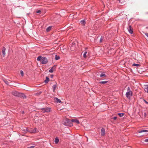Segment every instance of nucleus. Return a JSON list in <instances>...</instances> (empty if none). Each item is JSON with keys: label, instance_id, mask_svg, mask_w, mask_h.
Returning a JSON list of instances; mask_svg holds the SVG:
<instances>
[{"label": "nucleus", "instance_id": "12", "mask_svg": "<svg viewBox=\"0 0 148 148\" xmlns=\"http://www.w3.org/2000/svg\"><path fill=\"white\" fill-rule=\"evenodd\" d=\"M5 48L3 47L2 50V52L3 54V57H4L5 55Z\"/></svg>", "mask_w": 148, "mask_h": 148}, {"label": "nucleus", "instance_id": "24", "mask_svg": "<svg viewBox=\"0 0 148 148\" xmlns=\"http://www.w3.org/2000/svg\"><path fill=\"white\" fill-rule=\"evenodd\" d=\"M132 65L133 66H140V64H133Z\"/></svg>", "mask_w": 148, "mask_h": 148}, {"label": "nucleus", "instance_id": "8", "mask_svg": "<svg viewBox=\"0 0 148 148\" xmlns=\"http://www.w3.org/2000/svg\"><path fill=\"white\" fill-rule=\"evenodd\" d=\"M143 88L145 92L148 93V85H144L143 86Z\"/></svg>", "mask_w": 148, "mask_h": 148}, {"label": "nucleus", "instance_id": "35", "mask_svg": "<svg viewBox=\"0 0 148 148\" xmlns=\"http://www.w3.org/2000/svg\"><path fill=\"white\" fill-rule=\"evenodd\" d=\"M146 115L147 114H146V113H145V112L144 113V116L145 117L146 116Z\"/></svg>", "mask_w": 148, "mask_h": 148}, {"label": "nucleus", "instance_id": "20", "mask_svg": "<svg viewBox=\"0 0 148 148\" xmlns=\"http://www.w3.org/2000/svg\"><path fill=\"white\" fill-rule=\"evenodd\" d=\"M49 81V78L47 77H46V79L44 81V82H45V83H48V82Z\"/></svg>", "mask_w": 148, "mask_h": 148}, {"label": "nucleus", "instance_id": "28", "mask_svg": "<svg viewBox=\"0 0 148 148\" xmlns=\"http://www.w3.org/2000/svg\"><path fill=\"white\" fill-rule=\"evenodd\" d=\"M41 110H42V112H43L44 113V112H45V108H42Z\"/></svg>", "mask_w": 148, "mask_h": 148}, {"label": "nucleus", "instance_id": "33", "mask_svg": "<svg viewBox=\"0 0 148 148\" xmlns=\"http://www.w3.org/2000/svg\"><path fill=\"white\" fill-rule=\"evenodd\" d=\"M34 147V146H32L30 147H27V148H33Z\"/></svg>", "mask_w": 148, "mask_h": 148}, {"label": "nucleus", "instance_id": "26", "mask_svg": "<svg viewBox=\"0 0 148 148\" xmlns=\"http://www.w3.org/2000/svg\"><path fill=\"white\" fill-rule=\"evenodd\" d=\"M118 114L120 117H121L123 116L124 114L122 113H119Z\"/></svg>", "mask_w": 148, "mask_h": 148}, {"label": "nucleus", "instance_id": "31", "mask_svg": "<svg viewBox=\"0 0 148 148\" xmlns=\"http://www.w3.org/2000/svg\"><path fill=\"white\" fill-rule=\"evenodd\" d=\"M145 141L146 142H148V138L145 139Z\"/></svg>", "mask_w": 148, "mask_h": 148}, {"label": "nucleus", "instance_id": "22", "mask_svg": "<svg viewBox=\"0 0 148 148\" xmlns=\"http://www.w3.org/2000/svg\"><path fill=\"white\" fill-rule=\"evenodd\" d=\"M51 29V27L49 26L46 29V31L47 32H48L50 31Z\"/></svg>", "mask_w": 148, "mask_h": 148}, {"label": "nucleus", "instance_id": "36", "mask_svg": "<svg viewBox=\"0 0 148 148\" xmlns=\"http://www.w3.org/2000/svg\"><path fill=\"white\" fill-rule=\"evenodd\" d=\"M117 117H114L113 118V119L114 120H116L117 119Z\"/></svg>", "mask_w": 148, "mask_h": 148}, {"label": "nucleus", "instance_id": "25", "mask_svg": "<svg viewBox=\"0 0 148 148\" xmlns=\"http://www.w3.org/2000/svg\"><path fill=\"white\" fill-rule=\"evenodd\" d=\"M108 82V81H101L99 82V83L100 84H105L107 83Z\"/></svg>", "mask_w": 148, "mask_h": 148}, {"label": "nucleus", "instance_id": "16", "mask_svg": "<svg viewBox=\"0 0 148 148\" xmlns=\"http://www.w3.org/2000/svg\"><path fill=\"white\" fill-rule=\"evenodd\" d=\"M45 112H50V108H45Z\"/></svg>", "mask_w": 148, "mask_h": 148}, {"label": "nucleus", "instance_id": "5", "mask_svg": "<svg viewBox=\"0 0 148 148\" xmlns=\"http://www.w3.org/2000/svg\"><path fill=\"white\" fill-rule=\"evenodd\" d=\"M132 93L130 90V88L129 87L128 88L127 92L126 94V95L127 97L130 98L131 96H132Z\"/></svg>", "mask_w": 148, "mask_h": 148}, {"label": "nucleus", "instance_id": "9", "mask_svg": "<svg viewBox=\"0 0 148 148\" xmlns=\"http://www.w3.org/2000/svg\"><path fill=\"white\" fill-rule=\"evenodd\" d=\"M56 66H54L49 70V72L50 73H52L53 71L55 70Z\"/></svg>", "mask_w": 148, "mask_h": 148}, {"label": "nucleus", "instance_id": "39", "mask_svg": "<svg viewBox=\"0 0 148 148\" xmlns=\"http://www.w3.org/2000/svg\"><path fill=\"white\" fill-rule=\"evenodd\" d=\"M53 76V75H51V77H52Z\"/></svg>", "mask_w": 148, "mask_h": 148}, {"label": "nucleus", "instance_id": "17", "mask_svg": "<svg viewBox=\"0 0 148 148\" xmlns=\"http://www.w3.org/2000/svg\"><path fill=\"white\" fill-rule=\"evenodd\" d=\"M80 23L82 25H84L86 23L85 20H81L80 21Z\"/></svg>", "mask_w": 148, "mask_h": 148}, {"label": "nucleus", "instance_id": "32", "mask_svg": "<svg viewBox=\"0 0 148 148\" xmlns=\"http://www.w3.org/2000/svg\"><path fill=\"white\" fill-rule=\"evenodd\" d=\"M40 12H41V11L40 10H38V11H36V13H40Z\"/></svg>", "mask_w": 148, "mask_h": 148}, {"label": "nucleus", "instance_id": "2", "mask_svg": "<svg viewBox=\"0 0 148 148\" xmlns=\"http://www.w3.org/2000/svg\"><path fill=\"white\" fill-rule=\"evenodd\" d=\"M13 95L17 97H23V98H26L25 96L23 93H19V92L14 91L12 92Z\"/></svg>", "mask_w": 148, "mask_h": 148}, {"label": "nucleus", "instance_id": "37", "mask_svg": "<svg viewBox=\"0 0 148 148\" xmlns=\"http://www.w3.org/2000/svg\"><path fill=\"white\" fill-rule=\"evenodd\" d=\"M32 131V130H29V131H28L29 132V131Z\"/></svg>", "mask_w": 148, "mask_h": 148}, {"label": "nucleus", "instance_id": "29", "mask_svg": "<svg viewBox=\"0 0 148 148\" xmlns=\"http://www.w3.org/2000/svg\"><path fill=\"white\" fill-rule=\"evenodd\" d=\"M21 74L22 76H23V71H20Z\"/></svg>", "mask_w": 148, "mask_h": 148}, {"label": "nucleus", "instance_id": "11", "mask_svg": "<svg viewBox=\"0 0 148 148\" xmlns=\"http://www.w3.org/2000/svg\"><path fill=\"white\" fill-rule=\"evenodd\" d=\"M105 134V130L104 128H102L101 129V136H103Z\"/></svg>", "mask_w": 148, "mask_h": 148}, {"label": "nucleus", "instance_id": "18", "mask_svg": "<svg viewBox=\"0 0 148 148\" xmlns=\"http://www.w3.org/2000/svg\"><path fill=\"white\" fill-rule=\"evenodd\" d=\"M87 52L86 51H85L84 52V54H83V57L84 58H85L87 57Z\"/></svg>", "mask_w": 148, "mask_h": 148}, {"label": "nucleus", "instance_id": "19", "mask_svg": "<svg viewBox=\"0 0 148 148\" xmlns=\"http://www.w3.org/2000/svg\"><path fill=\"white\" fill-rule=\"evenodd\" d=\"M37 131V129L36 128H34V129L32 130V131H29V132L31 133H35Z\"/></svg>", "mask_w": 148, "mask_h": 148}, {"label": "nucleus", "instance_id": "7", "mask_svg": "<svg viewBox=\"0 0 148 148\" xmlns=\"http://www.w3.org/2000/svg\"><path fill=\"white\" fill-rule=\"evenodd\" d=\"M71 123L72 122H74L77 124H79L80 123L79 121V120L76 119H73L71 120Z\"/></svg>", "mask_w": 148, "mask_h": 148}, {"label": "nucleus", "instance_id": "21", "mask_svg": "<svg viewBox=\"0 0 148 148\" xmlns=\"http://www.w3.org/2000/svg\"><path fill=\"white\" fill-rule=\"evenodd\" d=\"M100 76L101 77H106V75L105 73H102L100 75Z\"/></svg>", "mask_w": 148, "mask_h": 148}, {"label": "nucleus", "instance_id": "30", "mask_svg": "<svg viewBox=\"0 0 148 148\" xmlns=\"http://www.w3.org/2000/svg\"><path fill=\"white\" fill-rule=\"evenodd\" d=\"M145 35H146V36L148 37V33H145Z\"/></svg>", "mask_w": 148, "mask_h": 148}, {"label": "nucleus", "instance_id": "27", "mask_svg": "<svg viewBox=\"0 0 148 148\" xmlns=\"http://www.w3.org/2000/svg\"><path fill=\"white\" fill-rule=\"evenodd\" d=\"M103 39V37L102 36H101L100 38V43H101L102 42Z\"/></svg>", "mask_w": 148, "mask_h": 148}, {"label": "nucleus", "instance_id": "6", "mask_svg": "<svg viewBox=\"0 0 148 148\" xmlns=\"http://www.w3.org/2000/svg\"><path fill=\"white\" fill-rule=\"evenodd\" d=\"M128 30L130 33V34H132L133 32V29L132 28L131 26V25H129L128 28H127Z\"/></svg>", "mask_w": 148, "mask_h": 148}, {"label": "nucleus", "instance_id": "13", "mask_svg": "<svg viewBox=\"0 0 148 148\" xmlns=\"http://www.w3.org/2000/svg\"><path fill=\"white\" fill-rule=\"evenodd\" d=\"M4 81L6 84L8 85H9V84L10 82V81L9 80H7L6 79L4 80Z\"/></svg>", "mask_w": 148, "mask_h": 148}, {"label": "nucleus", "instance_id": "40", "mask_svg": "<svg viewBox=\"0 0 148 148\" xmlns=\"http://www.w3.org/2000/svg\"><path fill=\"white\" fill-rule=\"evenodd\" d=\"M118 1H119L120 2H121L120 0H118Z\"/></svg>", "mask_w": 148, "mask_h": 148}, {"label": "nucleus", "instance_id": "34", "mask_svg": "<svg viewBox=\"0 0 148 148\" xmlns=\"http://www.w3.org/2000/svg\"><path fill=\"white\" fill-rule=\"evenodd\" d=\"M144 101H145V102L147 104H148V102L147 101L145 100H144Z\"/></svg>", "mask_w": 148, "mask_h": 148}, {"label": "nucleus", "instance_id": "38", "mask_svg": "<svg viewBox=\"0 0 148 148\" xmlns=\"http://www.w3.org/2000/svg\"><path fill=\"white\" fill-rule=\"evenodd\" d=\"M24 113V111H23L22 112V114H23Z\"/></svg>", "mask_w": 148, "mask_h": 148}, {"label": "nucleus", "instance_id": "1", "mask_svg": "<svg viewBox=\"0 0 148 148\" xmlns=\"http://www.w3.org/2000/svg\"><path fill=\"white\" fill-rule=\"evenodd\" d=\"M38 61H40L41 62L42 64H46L48 62V60L47 58L45 57H42L41 56H39L37 59Z\"/></svg>", "mask_w": 148, "mask_h": 148}, {"label": "nucleus", "instance_id": "4", "mask_svg": "<svg viewBox=\"0 0 148 148\" xmlns=\"http://www.w3.org/2000/svg\"><path fill=\"white\" fill-rule=\"evenodd\" d=\"M148 132V130H139L138 131L137 133L140 134V136H143L147 134L146 133L147 132Z\"/></svg>", "mask_w": 148, "mask_h": 148}, {"label": "nucleus", "instance_id": "14", "mask_svg": "<svg viewBox=\"0 0 148 148\" xmlns=\"http://www.w3.org/2000/svg\"><path fill=\"white\" fill-rule=\"evenodd\" d=\"M56 87H57L56 85H54L52 86L53 91L54 92H56L55 90H56Z\"/></svg>", "mask_w": 148, "mask_h": 148}, {"label": "nucleus", "instance_id": "3", "mask_svg": "<svg viewBox=\"0 0 148 148\" xmlns=\"http://www.w3.org/2000/svg\"><path fill=\"white\" fill-rule=\"evenodd\" d=\"M62 123L64 125L66 126H70L72 125V123H71V121L70 120L67 119L65 118L64 119Z\"/></svg>", "mask_w": 148, "mask_h": 148}, {"label": "nucleus", "instance_id": "10", "mask_svg": "<svg viewBox=\"0 0 148 148\" xmlns=\"http://www.w3.org/2000/svg\"><path fill=\"white\" fill-rule=\"evenodd\" d=\"M54 100L57 103H59L62 102L60 100V99L56 97L54 98Z\"/></svg>", "mask_w": 148, "mask_h": 148}, {"label": "nucleus", "instance_id": "23", "mask_svg": "<svg viewBox=\"0 0 148 148\" xmlns=\"http://www.w3.org/2000/svg\"><path fill=\"white\" fill-rule=\"evenodd\" d=\"M55 58L56 60H58L60 59V57L59 56H57V55H56Z\"/></svg>", "mask_w": 148, "mask_h": 148}, {"label": "nucleus", "instance_id": "15", "mask_svg": "<svg viewBox=\"0 0 148 148\" xmlns=\"http://www.w3.org/2000/svg\"><path fill=\"white\" fill-rule=\"evenodd\" d=\"M59 141V139L58 137H56L55 139V142L56 144L58 143Z\"/></svg>", "mask_w": 148, "mask_h": 148}]
</instances>
